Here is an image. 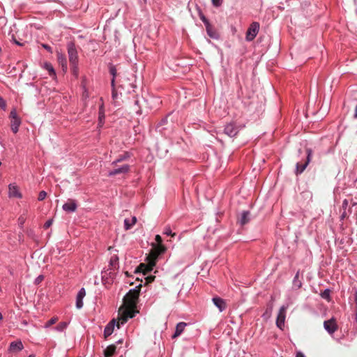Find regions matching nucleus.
Returning a JSON list of instances; mask_svg holds the SVG:
<instances>
[{"label":"nucleus","instance_id":"c85d7f7f","mask_svg":"<svg viewBox=\"0 0 357 357\" xmlns=\"http://www.w3.org/2000/svg\"><path fill=\"white\" fill-rule=\"evenodd\" d=\"M108 67H109V72L111 74V75L112 76V78H116V75H117V70H116V66L113 63H109L108 65Z\"/></svg>","mask_w":357,"mask_h":357},{"label":"nucleus","instance_id":"1a4fd4ad","mask_svg":"<svg viewBox=\"0 0 357 357\" xmlns=\"http://www.w3.org/2000/svg\"><path fill=\"white\" fill-rule=\"evenodd\" d=\"M239 132L238 128L234 123L227 124L224 129V132L230 137H235Z\"/></svg>","mask_w":357,"mask_h":357},{"label":"nucleus","instance_id":"7c9ffc66","mask_svg":"<svg viewBox=\"0 0 357 357\" xmlns=\"http://www.w3.org/2000/svg\"><path fill=\"white\" fill-rule=\"evenodd\" d=\"M320 296H321L322 298L328 301L330 299V289H324V291L320 294Z\"/></svg>","mask_w":357,"mask_h":357},{"label":"nucleus","instance_id":"bb28decb","mask_svg":"<svg viewBox=\"0 0 357 357\" xmlns=\"http://www.w3.org/2000/svg\"><path fill=\"white\" fill-rule=\"evenodd\" d=\"M98 120H99V124L102 126L104 123L105 120V112L103 105H101L99 108V114H98Z\"/></svg>","mask_w":357,"mask_h":357},{"label":"nucleus","instance_id":"7ed1b4c3","mask_svg":"<svg viewBox=\"0 0 357 357\" xmlns=\"http://www.w3.org/2000/svg\"><path fill=\"white\" fill-rule=\"evenodd\" d=\"M68 54L70 66L78 64V55L75 45L73 42H70L67 45Z\"/></svg>","mask_w":357,"mask_h":357},{"label":"nucleus","instance_id":"a211bd4d","mask_svg":"<svg viewBox=\"0 0 357 357\" xmlns=\"http://www.w3.org/2000/svg\"><path fill=\"white\" fill-rule=\"evenodd\" d=\"M23 349L24 346L21 340L13 341L9 346V351L10 352H19Z\"/></svg>","mask_w":357,"mask_h":357},{"label":"nucleus","instance_id":"4c0bfd02","mask_svg":"<svg viewBox=\"0 0 357 357\" xmlns=\"http://www.w3.org/2000/svg\"><path fill=\"white\" fill-rule=\"evenodd\" d=\"M135 106H136L137 107L135 109V112L137 114H141V109H140V107L139 106V100L137 99H136L135 100Z\"/></svg>","mask_w":357,"mask_h":357},{"label":"nucleus","instance_id":"3c124183","mask_svg":"<svg viewBox=\"0 0 357 357\" xmlns=\"http://www.w3.org/2000/svg\"><path fill=\"white\" fill-rule=\"evenodd\" d=\"M354 300L356 304V309H357V289H355Z\"/></svg>","mask_w":357,"mask_h":357},{"label":"nucleus","instance_id":"cd10ccee","mask_svg":"<svg viewBox=\"0 0 357 357\" xmlns=\"http://www.w3.org/2000/svg\"><path fill=\"white\" fill-rule=\"evenodd\" d=\"M44 68L49 72L50 76L56 75L55 70L50 63H45Z\"/></svg>","mask_w":357,"mask_h":357},{"label":"nucleus","instance_id":"c9c22d12","mask_svg":"<svg viewBox=\"0 0 357 357\" xmlns=\"http://www.w3.org/2000/svg\"><path fill=\"white\" fill-rule=\"evenodd\" d=\"M47 197V192L44 190H42L39 192L38 199V201H43Z\"/></svg>","mask_w":357,"mask_h":357},{"label":"nucleus","instance_id":"aec40b11","mask_svg":"<svg viewBox=\"0 0 357 357\" xmlns=\"http://www.w3.org/2000/svg\"><path fill=\"white\" fill-rule=\"evenodd\" d=\"M250 213L248 211H243L241 214V217L238 220V222L241 225H245V224L248 223L250 220Z\"/></svg>","mask_w":357,"mask_h":357},{"label":"nucleus","instance_id":"09e8293b","mask_svg":"<svg viewBox=\"0 0 357 357\" xmlns=\"http://www.w3.org/2000/svg\"><path fill=\"white\" fill-rule=\"evenodd\" d=\"M296 357H305V356L302 351H298L296 354Z\"/></svg>","mask_w":357,"mask_h":357},{"label":"nucleus","instance_id":"b1692460","mask_svg":"<svg viewBox=\"0 0 357 357\" xmlns=\"http://www.w3.org/2000/svg\"><path fill=\"white\" fill-rule=\"evenodd\" d=\"M155 241L157 242V243L158 244V246L156 248L157 254L160 255L162 252H164L165 250L164 245H162V238L160 235L158 234L155 236Z\"/></svg>","mask_w":357,"mask_h":357},{"label":"nucleus","instance_id":"dca6fc26","mask_svg":"<svg viewBox=\"0 0 357 357\" xmlns=\"http://www.w3.org/2000/svg\"><path fill=\"white\" fill-rule=\"evenodd\" d=\"M188 325V324L185 322L181 321L178 323L176 326V329L174 333L172 335V338L174 339L177 337L180 336L182 333L184 331L185 328Z\"/></svg>","mask_w":357,"mask_h":357},{"label":"nucleus","instance_id":"72a5a7b5","mask_svg":"<svg viewBox=\"0 0 357 357\" xmlns=\"http://www.w3.org/2000/svg\"><path fill=\"white\" fill-rule=\"evenodd\" d=\"M163 234L167 236H175L176 234L172 232V229L169 227H167L165 228Z\"/></svg>","mask_w":357,"mask_h":357},{"label":"nucleus","instance_id":"4d7b16f0","mask_svg":"<svg viewBox=\"0 0 357 357\" xmlns=\"http://www.w3.org/2000/svg\"><path fill=\"white\" fill-rule=\"evenodd\" d=\"M166 122H167V119H162V120L161 121L160 124H164V123H165Z\"/></svg>","mask_w":357,"mask_h":357},{"label":"nucleus","instance_id":"ea45409f","mask_svg":"<svg viewBox=\"0 0 357 357\" xmlns=\"http://www.w3.org/2000/svg\"><path fill=\"white\" fill-rule=\"evenodd\" d=\"M52 223H53V220L52 219H50V220H47L45 222V223L44 224V225H43L44 229H48L50 227L52 226Z\"/></svg>","mask_w":357,"mask_h":357},{"label":"nucleus","instance_id":"052dcab7","mask_svg":"<svg viewBox=\"0 0 357 357\" xmlns=\"http://www.w3.org/2000/svg\"><path fill=\"white\" fill-rule=\"evenodd\" d=\"M355 183H357V178H356V180H355Z\"/></svg>","mask_w":357,"mask_h":357},{"label":"nucleus","instance_id":"20e7f679","mask_svg":"<svg viewBox=\"0 0 357 357\" xmlns=\"http://www.w3.org/2000/svg\"><path fill=\"white\" fill-rule=\"evenodd\" d=\"M306 154H307V155H306V160H305V162L302 163L301 162H298L296 165L295 174L296 175H298V174H301V173H303L304 172V170L305 169V168L307 167V166L308 165V164L310 163L311 158H312V149L310 148L306 149Z\"/></svg>","mask_w":357,"mask_h":357},{"label":"nucleus","instance_id":"6e6d98bb","mask_svg":"<svg viewBox=\"0 0 357 357\" xmlns=\"http://www.w3.org/2000/svg\"><path fill=\"white\" fill-rule=\"evenodd\" d=\"M354 116L355 119H357V106L355 108V113H354Z\"/></svg>","mask_w":357,"mask_h":357},{"label":"nucleus","instance_id":"2f4dec72","mask_svg":"<svg viewBox=\"0 0 357 357\" xmlns=\"http://www.w3.org/2000/svg\"><path fill=\"white\" fill-rule=\"evenodd\" d=\"M199 16L200 20L204 24L205 26H206L208 24H210L209 21L208 20V19L205 17V15L202 13L199 12Z\"/></svg>","mask_w":357,"mask_h":357},{"label":"nucleus","instance_id":"a878e982","mask_svg":"<svg viewBox=\"0 0 357 357\" xmlns=\"http://www.w3.org/2000/svg\"><path fill=\"white\" fill-rule=\"evenodd\" d=\"M299 275H300V273L298 271L296 273V275L294 278V280H293V287H294V288H296V289H300L302 286V282L299 279Z\"/></svg>","mask_w":357,"mask_h":357},{"label":"nucleus","instance_id":"a18cd8bd","mask_svg":"<svg viewBox=\"0 0 357 357\" xmlns=\"http://www.w3.org/2000/svg\"><path fill=\"white\" fill-rule=\"evenodd\" d=\"M126 158V157H120L119 158H118L116 160L113 161L112 165H116L118 162H120L123 161Z\"/></svg>","mask_w":357,"mask_h":357},{"label":"nucleus","instance_id":"79ce46f5","mask_svg":"<svg viewBox=\"0 0 357 357\" xmlns=\"http://www.w3.org/2000/svg\"><path fill=\"white\" fill-rule=\"evenodd\" d=\"M211 1H212L213 5L215 7H220L222 5V1H223V0H211Z\"/></svg>","mask_w":357,"mask_h":357},{"label":"nucleus","instance_id":"58836bf2","mask_svg":"<svg viewBox=\"0 0 357 357\" xmlns=\"http://www.w3.org/2000/svg\"><path fill=\"white\" fill-rule=\"evenodd\" d=\"M0 108H1L3 110H6V102L3 100V98L1 96H0Z\"/></svg>","mask_w":357,"mask_h":357},{"label":"nucleus","instance_id":"5701e85b","mask_svg":"<svg viewBox=\"0 0 357 357\" xmlns=\"http://www.w3.org/2000/svg\"><path fill=\"white\" fill-rule=\"evenodd\" d=\"M116 347L115 344H110V345H109L104 350V356H105V357H111L116 352Z\"/></svg>","mask_w":357,"mask_h":357},{"label":"nucleus","instance_id":"f704fd0d","mask_svg":"<svg viewBox=\"0 0 357 357\" xmlns=\"http://www.w3.org/2000/svg\"><path fill=\"white\" fill-rule=\"evenodd\" d=\"M133 225H131V222L129 219L126 218L124 220V227L125 229L128 230L130 229Z\"/></svg>","mask_w":357,"mask_h":357},{"label":"nucleus","instance_id":"4468645a","mask_svg":"<svg viewBox=\"0 0 357 357\" xmlns=\"http://www.w3.org/2000/svg\"><path fill=\"white\" fill-rule=\"evenodd\" d=\"M129 170H130V165H123L120 167H118L116 169L109 171L108 173V176H113L116 174H126V173H128L129 172Z\"/></svg>","mask_w":357,"mask_h":357},{"label":"nucleus","instance_id":"5fc2aeb1","mask_svg":"<svg viewBox=\"0 0 357 357\" xmlns=\"http://www.w3.org/2000/svg\"><path fill=\"white\" fill-rule=\"evenodd\" d=\"M346 216H347V212H346V210H345V211H344V210H343V212H342V215H341V219H342H342H344Z\"/></svg>","mask_w":357,"mask_h":357},{"label":"nucleus","instance_id":"680f3d73","mask_svg":"<svg viewBox=\"0 0 357 357\" xmlns=\"http://www.w3.org/2000/svg\"><path fill=\"white\" fill-rule=\"evenodd\" d=\"M1 165V162H0V166Z\"/></svg>","mask_w":357,"mask_h":357},{"label":"nucleus","instance_id":"603ef678","mask_svg":"<svg viewBox=\"0 0 357 357\" xmlns=\"http://www.w3.org/2000/svg\"><path fill=\"white\" fill-rule=\"evenodd\" d=\"M13 42H14L16 45H19V46H22V45H24V43H20V41L17 40L15 38H13Z\"/></svg>","mask_w":357,"mask_h":357},{"label":"nucleus","instance_id":"37998d69","mask_svg":"<svg viewBox=\"0 0 357 357\" xmlns=\"http://www.w3.org/2000/svg\"><path fill=\"white\" fill-rule=\"evenodd\" d=\"M77 65L78 64H75V66H71L73 73L75 76H77V75H78V67H77Z\"/></svg>","mask_w":357,"mask_h":357},{"label":"nucleus","instance_id":"9d476101","mask_svg":"<svg viewBox=\"0 0 357 357\" xmlns=\"http://www.w3.org/2000/svg\"><path fill=\"white\" fill-rule=\"evenodd\" d=\"M102 280L104 283H111L113 282V279L114 278V272L111 269H107L106 271H102Z\"/></svg>","mask_w":357,"mask_h":357},{"label":"nucleus","instance_id":"393cba45","mask_svg":"<svg viewBox=\"0 0 357 357\" xmlns=\"http://www.w3.org/2000/svg\"><path fill=\"white\" fill-rule=\"evenodd\" d=\"M118 264L119 257L116 255L112 256L109 260V269L114 271L116 269L118 268Z\"/></svg>","mask_w":357,"mask_h":357},{"label":"nucleus","instance_id":"8fccbe9b","mask_svg":"<svg viewBox=\"0 0 357 357\" xmlns=\"http://www.w3.org/2000/svg\"><path fill=\"white\" fill-rule=\"evenodd\" d=\"M115 79L116 78H112V80H111V87H112V89H116Z\"/></svg>","mask_w":357,"mask_h":357},{"label":"nucleus","instance_id":"e2e57ef3","mask_svg":"<svg viewBox=\"0 0 357 357\" xmlns=\"http://www.w3.org/2000/svg\"><path fill=\"white\" fill-rule=\"evenodd\" d=\"M120 357H123V356H121Z\"/></svg>","mask_w":357,"mask_h":357},{"label":"nucleus","instance_id":"f257e3e1","mask_svg":"<svg viewBox=\"0 0 357 357\" xmlns=\"http://www.w3.org/2000/svg\"><path fill=\"white\" fill-rule=\"evenodd\" d=\"M136 307H130L127 305H123L119 309L120 317L118 320L117 328H119L121 325L126 324L129 319L135 317V313L137 312L135 310Z\"/></svg>","mask_w":357,"mask_h":357},{"label":"nucleus","instance_id":"c756f323","mask_svg":"<svg viewBox=\"0 0 357 357\" xmlns=\"http://www.w3.org/2000/svg\"><path fill=\"white\" fill-rule=\"evenodd\" d=\"M68 326V323L67 322H65V321H63V322H60L56 327H55V330L59 331V332H62Z\"/></svg>","mask_w":357,"mask_h":357},{"label":"nucleus","instance_id":"6ab92c4d","mask_svg":"<svg viewBox=\"0 0 357 357\" xmlns=\"http://www.w3.org/2000/svg\"><path fill=\"white\" fill-rule=\"evenodd\" d=\"M156 264V257H151L149 258V261L147 265H144L143 264H140V267H144L145 271L144 273L150 272L153 270V267L155 266Z\"/></svg>","mask_w":357,"mask_h":357},{"label":"nucleus","instance_id":"864d4df0","mask_svg":"<svg viewBox=\"0 0 357 357\" xmlns=\"http://www.w3.org/2000/svg\"><path fill=\"white\" fill-rule=\"evenodd\" d=\"M131 222V225H134L137 222L136 217L133 216L131 220H130Z\"/></svg>","mask_w":357,"mask_h":357},{"label":"nucleus","instance_id":"f3484780","mask_svg":"<svg viewBox=\"0 0 357 357\" xmlns=\"http://www.w3.org/2000/svg\"><path fill=\"white\" fill-rule=\"evenodd\" d=\"M8 195L10 197L22 198L18 187L15 184H10L8 186Z\"/></svg>","mask_w":357,"mask_h":357},{"label":"nucleus","instance_id":"473e14b6","mask_svg":"<svg viewBox=\"0 0 357 357\" xmlns=\"http://www.w3.org/2000/svg\"><path fill=\"white\" fill-rule=\"evenodd\" d=\"M58 320L57 317L51 318L45 325V328H49L52 325L54 324Z\"/></svg>","mask_w":357,"mask_h":357},{"label":"nucleus","instance_id":"4be33fe9","mask_svg":"<svg viewBox=\"0 0 357 357\" xmlns=\"http://www.w3.org/2000/svg\"><path fill=\"white\" fill-rule=\"evenodd\" d=\"M56 56L57 61L61 65L63 69H67V61L66 56L63 54L58 52L56 54Z\"/></svg>","mask_w":357,"mask_h":357},{"label":"nucleus","instance_id":"49530a36","mask_svg":"<svg viewBox=\"0 0 357 357\" xmlns=\"http://www.w3.org/2000/svg\"><path fill=\"white\" fill-rule=\"evenodd\" d=\"M42 46H43V47L44 49H45L49 52H50V53L52 52V48L49 45H47V44H43Z\"/></svg>","mask_w":357,"mask_h":357},{"label":"nucleus","instance_id":"412c9836","mask_svg":"<svg viewBox=\"0 0 357 357\" xmlns=\"http://www.w3.org/2000/svg\"><path fill=\"white\" fill-rule=\"evenodd\" d=\"M207 34L213 39H218V33L211 26V24L206 26Z\"/></svg>","mask_w":357,"mask_h":357},{"label":"nucleus","instance_id":"c03bdc74","mask_svg":"<svg viewBox=\"0 0 357 357\" xmlns=\"http://www.w3.org/2000/svg\"><path fill=\"white\" fill-rule=\"evenodd\" d=\"M112 97L113 100H116L118 97V93L116 89H112Z\"/></svg>","mask_w":357,"mask_h":357},{"label":"nucleus","instance_id":"f8f14e48","mask_svg":"<svg viewBox=\"0 0 357 357\" xmlns=\"http://www.w3.org/2000/svg\"><path fill=\"white\" fill-rule=\"evenodd\" d=\"M77 204L76 203V201L73 199H69L62 206L63 210L68 213L75 212L77 210Z\"/></svg>","mask_w":357,"mask_h":357},{"label":"nucleus","instance_id":"bf43d9fd","mask_svg":"<svg viewBox=\"0 0 357 357\" xmlns=\"http://www.w3.org/2000/svg\"><path fill=\"white\" fill-rule=\"evenodd\" d=\"M3 319V315L0 312V321H1Z\"/></svg>","mask_w":357,"mask_h":357},{"label":"nucleus","instance_id":"0eeeda50","mask_svg":"<svg viewBox=\"0 0 357 357\" xmlns=\"http://www.w3.org/2000/svg\"><path fill=\"white\" fill-rule=\"evenodd\" d=\"M259 30V22H252L249 28L247 30L246 32V40L248 41H252L255 39V38L257 36L258 32Z\"/></svg>","mask_w":357,"mask_h":357},{"label":"nucleus","instance_id":"6e6552de","mask_svg":"<svg viewBox=\"0 0 357 357\" xmlns=\"http://www.w3.org/2000/svg\"><path fill=\"white\" fill-rule=\"evenodd\" d=\"M324 327L331 335L333 334L337 330V325L334 318L325 321L324 322Z\"/></svg>","mask_w":357,"mask_h":357},{"label":"nucleus","instance_id":"423d86ee","mask_svg":"<svg viewBox=\"0 0 357 357\" xmlns=\"http://www.w3.org/2000/svg\"><path fill=\"white\" fill-rule=\"evenodd\" d=\"M10 118L11 119L10 128L13 133H17L19 130V127L21 125V119L17 116V111L13 108L10 113Z\"/></svg>","mask_w":357,"mask_h":357},{"label":"nucleus","instance_id":"2eb2a0df","mask_svg":"<svg viewBox=\"0 0 357 357\" xmlns=\"http://www.w3.org/2000/svg\"><path fill=\"white\" fill-rule=\"evenodd\" d=\"M213 304L218 307L220 312H223L227 307L225 301L220 297H213L212 299Z\"/></svg>","mask_w":357,"mask_h":357},{"label":"nucleus","instance_id":"a19ab883","mask_svg":"<svg viewBox=\"0 0 357 357\" xmlns=\"http://www.w3.org/2000/svg\"><path fill=\"white\" fill-rule=\"evenodd\" d=\"M44 279V276L43 275H38L34 280V284H40Z\"/></svg>","mask_w":357,"mask_h":357},{"label":"nucleus","instance_id":"de8ad7c7","mask_svg":"<svg viewBox=\"0 0 357 357\" xmlns=\"http://www.w3.org/2000/svg\"><path fill=\"white\" fill-rule=\"evenodd\" d=\"M348 204H349V202L347 199H344L343 202H342V207L343 208V210H346L347 206H348Z\"/></svg>","mask_w":357,"mask_h":357},{"label":"nucleus","instance_id":"e433bc0d","mask_svg":"<svg viewBox=\"0 0 357 357\" xmlns=\"http://www.w3.org/2000/svg\"><path fill=\"white\" fill-rule=\"evenodd\" d=\"M25 221H26V218H25V217H24V216L21 215V216H20V217H19V218H18V220H17V222H18V225H19V226H20L21 228H22V227H23V225H24V224Z\"/></svg>","mask_w":357,"mask_h":357},{"label":"nucleus","instance_id":"13d9d810","mask_svg":"<svg viewBox=\"0 0 357 357\" xmlns=\"http://www.w3.org/2000/svg\"><path fill=\"white\" fill-rule=\"evenodd\" d=\"M122 342H123V340L122 339L119 340L118 341H116L117 344H120V343H122Z\"/></svg>","mask_w":357,"mask_h":357},{"label":"nucleus","instance_id":"9b49d317","mask_svg":"<svg viewBox=\"0 0 357 357\" xmlns=\"http://www.w3.org/2000/svg\"><path fill=\"white\" fill-rule=\"evenodd\" d=\"M118 324V321L113 319L111 321H109L105 326L104 329V336L105 338H107L109 335H111L114 331V326Z\"/></svg>","mask_w":357,"mask_h":357},{"label":"nucleus","instance_id":"ddd939ff","mask_svg":"<svg viewBox=\"0 0 357 357\" xmlns=\"http://www.w3.org/2000/svg\"><path fill=\"white\" fill-rule=\"evenodd\" d=\"M86 296V290L84 287L81 288L76 296V307L77 309L82 308L84 305L83 298Z\"/></svg>","mask_w":357,"mask_h":357},{"label":"nucleus","instance_id":"f03ea898","mask_svg":"<svg viewBox=\"0 0 357 357\" xmlns=\"http://www.w3.org/2000/svg\"><path fill=\"white\" fill-rule=\"evenodd\" d=\"M140 289L141 284L130 289L123 298V305L130 307H137Z\"/></svg>","mask_w":357,"mask_h":357},{"label":"nucleus","instance_id":"39448f33","mask_svg":"<svg viewBox=\"0 0 357 357\" xmlns=\"http://www.w3.org/2000/svg\"><path fill=\"white\" fill-rule=\"evenodd\" d=\"M288 307H289L288 305H283L279 309L277 319H276V326L280 330H283V328L284 326L286 312H287V310L288 309Z\"/></svg>","mask_w":357,"mask_h":357}]
</instances>
